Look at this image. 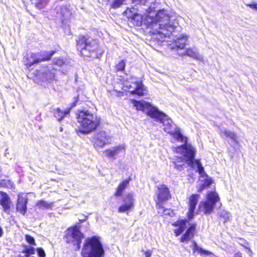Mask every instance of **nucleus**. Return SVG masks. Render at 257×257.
Masks as SVG:
<instances>
[{
	"instance_id": "cd10ccee",
	"label": "nucleus",
	"mask_w": 257,
	"mask_h": 257,
	"mask_svg": "<svg viewBox=\"0 0 257 257\" xmlns=\"http://www.w3.org/2000/svg\"><path fill=\"white\" fill-rule=\"evenodd\" d=\"M32 4L35 5L38 8L42 9L48 3L49 0H31Z\"/></svg>"
},
{
	"instance_id": "4c0bfd02",
	"label": "nucleus",
	"mask_w": 257,
	"mask_h": 257,
	"mask_svg": "<svg viewBox=\"0 0 257 257\" xmlns=\"http://www.w3.org/2000/svg\"><path fill=\"white\" fill-rule=\"evenodd\" d=\"M105 155L106 157H112V150H107L105 152Z\"/></svg>"
},
{
	"instance_id": "ea45409f",
	"label": "nucleus",
	"mask_w": 257,
	"mask_h": 257,
	"mask_svg": "<svg viewBox=\"0 0 257 257\" xmlns=\"http://www.w3.org/2000/svg\"><path fill=\"white\" fill-rule=\"evenodd\" d=\"M246 6L249 7L250 9H254L257 11V4H247Z\"/></svg>"
},
{
	"instance_id": "f03ea898",
	"label": "nucleus",
	"mask_w": 257,
	"mask_h": 257,
	"mask_svg": "<svg viewBox=\"0 0 257 257\" xmlns=\"http://www.w3.org/2000/svg\"><path fill=\"white\" fill-rule=\"evenodd\" d=\"M134 106L138 110L146 112L151 117L155 119L163 124L164 131L171 135L176 141L183 144L187 143V138L180 133V130L166 114L151 103L145 101L132 100Z\"/></svg>"
},
{
	"instance_id": "09e8293b",
	"label": "nucleus",
	"mask_w": 257,
	"mask_h": 257,
	"mask_svg": "<svg viewBox=\"0 0 257 257\" xmlns=\"http://www.w3.org/2000/svg\"><path fill=\"white\" fill-rule=\"evenodd\" d=\"M54 78V75L51 74V75L50 76V79H52Z\"/></svg>"
},
{
	"instance_id": "20e7f679",
	"label": "nucleus",
	"mask_w": 257,
	"mask_h": 257,
	"mask_svg": "<svg viewBox=\"0 0 257 257\" xmlns=\"http://www.w3.org/2000/svg\"><path fill=\"white\" fill-rule=\"evenodd\" d=\"M77 118L79 124L76 130L78 135L88 134L95 130L100 124V118L88 110L79 111Z\"/></svg>"
},
{
	"instance_id": "72a5a7b5",
	"label": "nucleus",
	"mask_w": 257,
	"mask_h": 257,
	"mask_svg": "<svg viewBox=\"0 0 257 257\" xmlns=\"http://www.w3.org/2000/svg\"><path fill=\"white\" fill-rule=\"evenodd\" d=\"M132 3L135 5H142L145 6L148 4L149 0H132Z\"/></svg>"
},
{
	"instance_id": "de8ad7c7",
	"label": "nucleus",
	"mask_w": 257,
	"mask_h": 257,
	"mask_svg": "<svg viewBox=\"0 0 257 257\" xmlns=\"http://www.w3.org/2000/svg\"><path fill=\"white\" fill-rule=\"evenodd\" d=\"M31 254L25 253V255L22 257H32L30 256Z\"/></svg>"
},
{
	"instance_id": "f8f14e48",
	"label": "nucleus",
	"mask_w": 257,
	"mask_h": 257,
	"mask_svg": "<svg viewBox=\"0 0 257 257\" xmlns=\"http://www.w3.org/2000/svg\"><path fill=\"white\" fill-rule=\"evenodd\" d=\"M134 194L132 193L126 194L123 199L124 204L118 208L119 212H125L130 211L134 208L135 199Z\"/></svg>"
},
{
	"instance_id": "c9c22d12",
	"label": "nucleus",
	"mask_w": 257,
	"mask_h": 257,
	"mask_svg": "<svg viewBox=\"0 0 257 257\" xmlns=\"http://www.w3.org/2000/svg\"><path fill=\"white\" fill-rule=\"evenodd\" d=\"M125 0H113V9L117 8L124 4Z\"/></svg>"
},
{
	"instance_id": "5701e85b",
	"label": "nucleus",
	"mask_w": 257,
	"mask_h": 257,
	"mask_svg": "<svg viewBox=\"0 0 257 257\" xmlns=\"http://www.w3.org/2000/svg\"><path fill=\"white\" fill-rule=\"evenodd\" d=\"M130 180L125 179L122 181L116 188L114 195L116 197L121 196L124 190L128 187L129 185Z\"/></svg>"
},
{
	"instance_id": "39448f33",
	"label": "nucleus",
	"mask_w": 257,
	"mask_h": 257,
	"mask_svg": "<svg viewBox=\"0 0 257 257\" xmlns=\"http://www.w3.org/2000/svg\"><path fill=\"white\" fill-rule=\"evenodd\" d=\"M81 253L82 257H103L104 251L99 237L93 236L87 238Z\"/></svg>"
},
{
	"instance_id": "e433bc0d",
	"label": "nucleus",
	"mask_w": 257,
	"mask_h": 257,
	"mask_svg": "<svg viewBox=\"0 0 257 257\" xmlns=\"http://www.w3.org/2000/svg\"><path fill=\"white\" fill-rule=\"evenodd\" d=\"M38 255L39 257H45L46 254L42 248H37V249Z\"/></svg>"
},
{
	"instance_id": "49530a36",
	"label": "nucleus",
	"mask_w": 257,
	"mask_h": 257,
	"mask_svg": "<svg viewBox=\"0 0 257 257\" xmlns=\"http://www.w3.org/2000/svg\"><path fill=\"white\" fill-rule=\"evenodd\" d=\"M3 233V231L1 227L0 226V237L2 236Z\"/></svg>"
},
{
	"instance_id": "7c9ffc66",
	"label": "nucleus",
	"mask_w": 257,
	"mask_h": 257,
	"mask_svg": "<svg viewBox=\"0 0 257 257\" xmlns=\"http://www.w3.org/2000/svg\"><path fill=\"white\" fill-rule=\"evenodd\" d=\"M219 215L224 219V222L229 221L231 217L230 214L225 210L221 211L219 212Z\"/></svg>"
},
{
	"instance_id": "aec40b11",
	"label": "nucleus",
	"mask_w": 257,
	"mask_h": 257,
	"mask_svg": "<svg viewBox=\"0 0 257 257\" xmlns=\"http://www.w3.org/2000/svg\"><path fill=\"white\" fill-rule=\"evenodd\" d=\"M11 203V201L8 195L6 193H2V198L0 199V205L2 206L4 211L7 214L10 213Z\"/></svg>"
},
{
	"instance_id": "a878e982",
	"label": "nucleus",
	"mask_w": 257,
	"mask_h": 257,
	"mask_svg": "<svg viewBox=\"0 0 257 257\" xmlns=\"http://www.w3.org/2000/svg\"><path fill=\"white\" fill-rule=\"evenodd\" d=\"M71 108V107L67 110H65V111H62L59 108H57L55 109L54 111V115L56 118L58 119L59 121H60V120L62 119L65 115L69 113Z\"/></svg>"
},
{
	"instance_id": "4be33fe9",
	"label": "nucleus",
	"mask_w": 257,
	"mask_h": 257,
	"mask_svg": "<svg viewBox=\"0 0 257 257\" xmlns=\"http://www.w3.org/2000/svg\"><path fill=\"white\" fill-rule=\"evenodd\" d=\"M220 136L223 138H229L235 143H237V138L234 132L226 130L225 128L220 129L219 132Z\"/></svg>"
},
{
	"instance_id": "6e6552de",
	"label": "nucleus",
	"mask_w": 257,
	"mask_h": 257,
	"mask_svg": "<svg viewBox=\"0 0 257 257\" xmlns=\"http://www.w3.org/2000/svg\"><path fill=\"white\" fill-rule=\"evenodd\" d=\"M77 49L84 57H94L93 55L95 51V46H92L85 37H80L77 42Z\"/></svg>"
},
{
	"instance_id": "c03bdc74",
	"label": "nucleus",
	"mask_w": 257,
	"mask_h": 257,
	"mask_svg": "<svg viewBox=\"0 0 257 257\" xmlns=\"http://www.w3.org/2000/svg\"><path fill=\"white\" fill-rule=\"evenodd\" d=\"M233 257H242L240 252H237L234 254Z\"/></svg>"
},
{
	"instance_id": "393cba45",
	"label": "nucleus",
	"mask_w": 257,
	"mask_h": 257,
	"mask_svg": "<svg viewBox=\"0 0 257 257\" xmlns=\"http://www.w3.org/2000/svg\"><path fill=\"white\" fill-rule=\"evenodd\" d=\"M157 207L159 208L158 213L163 216H172L174 215V212L170 209H164L162 207V204L160 203H157Z\"/></svg>"
},
{
	"instance_id": "a211bd4d",
	"label": "nucleus",
	"mask_w": 257,
	"mask_h": 257,
	"mask_svg": "<svg viewBox=\"0 0 257 257\" xmlns=\"http://www.w3.org/2000/svg\"><path fill=\"white\" fill-rule=\"evenodd\" d=\"M188 39L186 35H180L175 41L173 45L171 47L172 49H176L177 50H182L186 45Z\"/></svg>"
},
{
	"instance_id": "0eeeda50",
	"label": "nucleus",
	"mask_w": 257,
	"mask_h": 257,
	"mask_svg": "<svg viewBox=\"0 0 257 257\" xmlns=\"http://www.w3.org/2000/svg\"><path fill=\"white\" fill-rule=\"evenodd\" d=\"M123 89L130 92L132 94L139 96L145 94L146 88L142 82L135 77H131L123 83Z\"/></svg>"
},
{
	"instance_id": "dca6fc26",
	"label": "nucleus",
	"mask_w": 257,
	"mask_h": 257,
	"mask_svg": "<svg viewBox=\"0 0 257 257\" xmlns=\"http://www.w3.org/2000/svg\"><path fill=\"white\" fill-rule=\"evenodd\" d=\"M200 197L199 194H192L189 198V211L188 218L191 219L194 216V210Z\"/></svg>"
},
{
	"instance_id": "58836bf2",
	"label": "nucleus",
	"mask_w": 257,
	"mask_h": 257,
	"mask_svg": "<svg viewBox=\"0 0 257 257\" xmlns=\"http://www.w3.org/2000/svg\"><path fill=\"white\" fill-rule=\"evenodd\" d=\"M144 252L145 257H151L152 254V251L148 250L147 251L142 250Z\"/></svg>"
},
{
	"instance_id": "9b49d317",
	"label": "nucleus",
	"mask_w": 257,
	"mask_h": 257,
	"mask_svg": "<svg viewBox=\"0 0 257 257\" xmlns=\"http://www.w3.org/2000/svg\"><path fill=\"white\" fill-rule=\"evenodd\" d=\"M83 234L76 226L69 228L65 231V239L67 243H72L80 247Z\"/></svg>"
},
{
	"instance_id": "473e14b6",
	"label": "nucleus",
	"mask_w": 257,
	"mask_h": 257,
	"mask_svg": "<svg viewBox=\"0 0 257 257\" xmlns=\"http://www.w3.org/2000/svg\"><path fill=\"white\" fill-rule=\"evenodd\" d=\"M25 238L27 242L29 243L30 244L36 245L35 239L33 237L31 236L30 235L27 234L25 235Z\"/></svg>"
},
{
	"instance_id": "f3484780",
	"label": "nucleus",
	"mask_w": 257,
	"mask_h": 257,
	"mask_svg": "<svg viewBox=\"0 0 257 257\" xmlns=\"http://www.w3.org/2000/svg\"><path fill=\"white\" fill-rule=\"evenodd\" d=\"M158 188L159 192L158 195V202L157 203H160V204H162V202L166 201L169 198H170L171 195L169 192V189L166 185H161L159 186L158 187Z\"/></svg>"
},
{
	"instance_id": "423d86ee",
	"label": "nucleus",
	"mask_w": 257,
	"mask_h": 257,
	"mask_svg": "<svg viewBox=\"0 0 257 257\" xmlns=\"http://www.w3.org/2000/svg\"><path fill=\"white\" fill-rule=\"evenodd\" d=\"M187 224L189 225V227L181 237V242L189 241L192 238L194 235L196 226L195 224L187 223L186 219L178 220L172 224L173 226L178 227L177 229L174 230V232L176 236H179L183 232V231L186 228Z\"/></svg>"
},
{
	"instance_id": "a19ab883",
	"label": "nucleus",
	"mask_w": 257,
	"mask_h": 257,
	"mask_svg": "<svg viewBox=\"0 0 257 257\" xmlns=\"http://www.w3.org/2000/svg\"><path fill=\"white\" fill-rule=\"evenodd\" d=\"M211 184V180L210 179H207L206 180V182L203 184V185H205V186H208Z\"/></svg>"
},
{
	"instance_id": "2f4dec72",
	"label": "nucleus",
	"mask_w": 257,
	"mask_h": 257,
	"mask_svg": "<svg viewBox=\"0 0 257 257\" xmlns=\"http://www.w3.org/2000/svg\"><path fill=\"white\" fill-rule=\"evenodd\" d=\"M35 252V249L32 246L26 247L23 251L22 253L34 254Z\"/></svg>"
},
{
	"instance_id": "603ef678",
	"label": "nucleus",
	"mask_w": 257,
	"mask_h": 257,
	"mask_svg": "<svg viewBox=\"0 0 257 257\" xmlns=\"http://www.w3.org/2000/svg\"><path fill=\"white\" fill-rule=\"evenodd\" d=\"M60 131L62 132L63 130V128L62 127H60Z\"/></svg>"
},
{
	"instance_id": "9d476101",
	"label": "nucleus",
	"mask_w": 257,
	"mask_h": 257,
	"mask_svg": "<svg viewBox=\"0 0 257 257\" xmlns=\"http://www.w3.org/2000/svg\"><path fill=\"white\" fill-rule=\"evenodd\" d=\"M219 200L218 194L211 191L207 194L206 201L200 202L199 207L205 214H209L213 211L215 203Z\"/></svg>"
},
{
	"instance_id": "ddd939ff",
	"label": "nucleus",
	"mask_w": 257,
	"mask_h": 257,
	"mask_svg": "<svg viewBox=\"0 0 257 257\" xmlns=\"http://www.w3.org/2000/svg\"><path fill=\"white\" fill-rule=\"evenodd\" d=\"M178 54L181 56L187 55L197 60L204 62L203 56L199 53L198 49L195 47L185 49L182 52H178Z\"/></svg>"
},
{
	"instance_id": "7ed1b4c3",
	"label": "nucleus",
	"mask_w": 257,
	"mask_h": 257,
	"mask_svg": "<svg viewBox=\"0 0 257 257\" xmlns=\"http://www.w3.org/2000/svg\"><path fill=\"white\" fill-rule=\"evenodd\" d=\"M173 151L181 154L184 158L175 157L173 159L174 167L178 171L184 169V162H185L193 168H196L197 172L203 176L204 174V168L198 160H194L195 149L190 144H183L180 146L173 148Z\"/></svg>"
},
{
	"instance_id": "a18cd8bd",
	"label": "nucleus",
	"mask_w": 257,
	"mask_h": 257,
	"mask_svg": "<svg viewBox=\"0 0 257 257\" xmlns=\"http://www.w3.org/2000/svg\"><path fill=\"white\" fill-rule=\"evenodd\" d=\"M205 187V185L202 184L199 189V191H201Z\"/></svg>"
},
{
	"instance_id": "c85d7f7f",
	"label": "nucleus",
	"mask_w": 257,
	"mask_h": 257,
	"mask_svg": "<svg viewBox=\"0 0 257 257\" xmlns=\"http://www.w3.org/2000/svg\"><path fill=\"white\" fill-rule=\"evenodd\" d=\"M124 153L125 149L123 145H119L113 148V157L118 154L123 155Z\"/></svg>"
},
{
	"instance_id": "2eb2a0df",
	"label": "nucleus",
	"mask_w": 257,
	"mask_h": 257,
	"mask_svg": "<svg viewBox=\"0 0 257 257\" xmlns=\"http://www.w3.org/2000/svg\"><path fill=\"white\" fill-rule=\"evenodd\" d=\"M94 139L95 145L100 147L111 142V138L108 137L104 131H100L97 133L94 137Z\"/></svg>"
},
{
	"instance_id": "f704fd0d",
	"label": "nucleus",
	"mask_w": 257,
	"mask_h": 257,
	"mask_svg": "<svg viewBox=\"0 0 257 257\" xmlns=\"http://www.w3.org/2000/svg\"><path fill=\"white\" fill-rule=\"evenodd\" d=\"M125 63L123 60L120 61L116 64L115 68L117 71H122L124 69Z\"/></svg>"
},
{
	"instance_id": "79ce46f5",
	"label": "nucleus",
	"mask_w": 257,
	"mask_h": 257,
	"mask_svg": "<svg viewBox=\"0 0 257 257\" xmlns=\"http://www.w3.org/2000/svg\"><path fill=\"white\" fill-rule=\"evenodd\" d=\"M7 184H10V182L9 181H4L3 180L2 182H1V185L3 186H8Z\"/></svg>"
},
{
	"instance_id": "412c9836",
	"label": "nucleus",
	"mask_w": 257,
	"mask_h": 257,
	"mask_svg": "<svg viewBox=\"0 0 257 257\" xmlns=\"http://www.w3.org/2000/svg\"><path fill=\"white\" fill-rule=\"evenodd\" d=\"M220 136L223 138H229L235 143H237V138L234 132L226 130L225 128L220 129L219 132Z\"/></svg>"
},
{
	"instance_id": "f257e3e1",
	"label": "nucleus",
	"mask_w": 257,
	"mask_h": 257,
	"mask_svg": "<svg viewBox=\"0 0 257 257\" xmlns=\"http://www.w3.org/2000/svg\"><path fill=\"white\" fill-rule=\"evenodd\" d=\"M159 4V2L156 0L154 3L144 9L147 13L145 16L137 13L131 19V22L137 26H140L143 23L150 29V33L157 35V39L163 41L174 31L179 23L176 17L168 10H160L155 13V9Z\"/></svg>"
},
{
	"instance_id": "8fccbe9b",
	"label": "nucleus",
	"mask_w": 257,
	"mask_h": 257,
	"mask_svg": "<svg viewBox=\"0 0 257 257\" xmlns=\"http://www.w3.org/2000/svg\"><path fill=\"white\" fill-rule=\"evenodd\" d=\"M110 7L111 8H112V4H110Z\"/></svg>"
},
{
	"instance_id": "bb28decb",
	"label": "nucleus",
	"mask_w": 257,
	"mask_h": 257,
	"mask_svg": "<svg viewBox=\"0 0 257 257\" xmlns=\"http://www.w3.org/2000/svg\"><path fill=\"white\" fill-rule=\"evenodd\" d=\"M37 206H38L41 209H52L53 207V202H48L44 200H40L37 203Z\"/></svg>"
},
{
	"instance_id": "3c124183",
	"label": "nucleus",
	"mask_w": 257,
	"mask_h": 257,
	"mask_svg": "<svg viewBox=\"0 0 257 257\" xmlns=\"http://www.w3.org/2000/svg\"><path fill=\"white\" fill-rule=\"evenodd\" d=\"M110 0H103V1L110 2Z\"/></svg>"
},
{
	"instance_id": "1a4fd4ad",
	"label": "nucleus",
	"mask_w": 257,
	"mask_h": 257,
	"mask_svg": "<svg viewBox=\"0 0 257 257\" xmlns=\"http://www.w3.org/2000/svg\"><path fill=\"white\" fill-rule=\"evenodd\" d=\"M54 51L51 52H45L43 55L40 53H31L28 54L25 57V63L28 67H30L33 65L37 64L42 61H47L51 59L52 56L54 54Z\"/></svg>"
},
{
	"instance_id": "c756f323",
	"label": "nucleus",
	"mask_w": 257,
	"mask_h": 257,
	"mask_svg": "<svg viewBox=\"0 0 257 257\" xmlns=\"http://www.w3.org/2000/svg\"><path fill=\"white\" fill-rule=\"evenodd\" d=\"M124 13L127 18L132 19L137 13V12L136 9L132 8L131 9H127L124 12Z\"/></svg>"
},
{
	"instance_id": "37998d69",
	"label": "nucleus",
	"mask_w": 257,
	"mask_h": 257,
	"mask_svg": "<svg viewBox=\"0 0 257 257\" xmlns=\"http://www.w3.org/2000/svg\"><path fill=\"white\" fill-rule=\"evenodd\" d=\"M74 99H75V100L72 103L71 107H74L76 105V103L78 100V97H75Z\"/></svg>"
},
{
	"instance_id": "b1692460",
	"label": "nucleus",
	"mask_w": 257,
	"mask_h": 257,
	"mask_svg": "<svg viewBox=\"0 0 257 257\" xmlns=\"http://www.w3.org/2000/svg\"><path fill=\"white\" fill-rule=\"evenodd\" d=\"M192 248L193 249L194 253L197 252L200 253L202 256H211V257L214 256V254L210 251L204 250L201 247L198 246L195 241L193 242Z\"/></svg>"
},
{
	"instance_id": "6ab92c4d",
	"label": "nucleus",
	"mask_w": 257,
	"mask_h": 257,
	"mask_svg": "<svg viewBox=\"0 0 257 257\" xmlns=\"http://www.w3.org/2000/svg\"><path fill=\"white\" fill-rule=\"evenodd\" d=\"M55 11L58 17L62 21H64V19L68 18L71 15L68 8L65 5L57 6L55 8Z\"/></svg>"
},
{
	"instance_id": "4468645a",
	"label": "nucleus",
	"mask_w": 257,
	"mask_h": 257,
	"mask_svg": "<svg viewBox=\"0 0 257 257\" xmlns=\"http://www.w3.org/2000/svg\"><path fill=\"white\" fill-rule=\"evenodd\" d=\"M28 198L27 195L21 193L18 195L16 205V210L23 215H25L27 210Z\"/></svg>"
}]
</instances>
